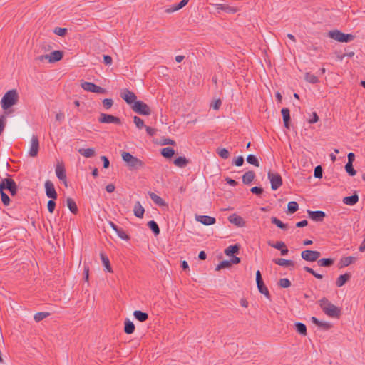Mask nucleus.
Masks as SVG:
<instances>
[{
  "label": "nucleus",
  "mask_w": 365,
  "mask_h": 365,
  "mask_svg": "<svg viewBox=\"0 0 365 365\" xmlns=\"http://www.w3.org/2000/svg\"><path fill=\"white\" fill-rule=\"evenodd\" d=\"M98 121L101 123H113L116 125L121 124V121L119 118L103 113L100 114Z\"/></svg>",
  "instance_id": "9d476101"
},
{
  "label": "nucleus",
  "mask_w": 365,
  "mask_h": 365,
  "mask_svg": "<svg viewBox=\"0 0 365 365\" xmlns=\"http://www.w3.org/2000/svg\"><path fill=\"white\" fill-rule=\"evenodd\" d=\"M309 217L315 222H322L326 217V214L324 211H307Z\"/></svg>",
  "instance_id": "4468645a"
},
{
  "label": "nucleus",
  "mask_w": 365,
  "mask_h": 365,
  "mask_svg": "<svg viewBox=\"0 0 365 365\" xmlns=\"http://www.w3.org/2000/svg\"><path fill=\"white\" fill-rule=\"evenodd\" d=\"M271 222L280 229L286 230L288 228L287 224L283 223L280 220H279L276 217H271Z\"/></svg>",
  "instance_id": "c9c22d12"
},
{
  "label": "nucleus",
  "mask_w": 365,
  "mask_h": 365,
  "mask_svg": "<svg viewBox=\"0 0 365 365\" xmlns=\"http://www.w3.org/2000/svg\"><path fill=\"white\" fill-rule=\"evenodd\" d=\"M222 105V101L220 99H217L215 100L213 103L211 104V107L214 109V110H218L220 108V107Z\"/></svg>",
  "instance_id": "e2e57ef3"
},
{
  "label": "nucleus",
  "mask_w": 365,
  "mask_h": 365,
  "mask_svg": "<svg viewBox=\"0 0 365 365\" xmlns=\"http://www.w3.org/2000/svg\"><path fill=\"white\" fill-rule=\"evenodd\" d=\"M133 212L137 217L142 218L143 217L145 210L139 201L135 202L133 207Z\"/></svg>",
  "instance_id": "5701e85b"
},
{
  "label": "nucleus",
  "mask_w": 365,
  "mask_h": 365,
  "mask_svg": "<svg viewBox=\"0 0 365 365\" xmlns=\"http://www.w3.org/2000/svg\"><path fill=\"white\" fill-rule=\"evenodd\" d=\"M148 195L151 200L158 206H165L166 205L165 202L155 193L149 192Z\"/></svg>",
  "instance_id": "bb28decb"
},
{
  "label": "nucleus",
  "mask_w": 365,
  "mask_h": 365,
  "mask_svg": "<svg viewBox=\"0 0 365 365\" xmlns=\"http://www.w3.org/2000/svg\"><path fill=\"white\" fill-rule=\"evenodd\" d=\"M304 79L307 82H309L310 83H313V84L317 83L319 82L318 78L316 76H314V74H312L311 73H309V72L305 73Z\"/></svg>",
  "instance_id": "ea45409f"
},
{
  "label": "nucleus",
  "mask_w": 365,
  "mask_h": 365,
  "mask_svg": "<svg viewBox=\"0 0 365 365\" xmlns=\"http://www.w3.org/2000/svg\"><path fill=\"white\" fill-rule=\"evenodd\" d=\"M78 151L81 155L86 158H92L96 154L94 148H80Z\"/></svg>",
  "instance_id": "c85d7f7f"
},
{
  "label": "nucleus",
  "mask_w": 365,
  "mask_h": 365,
  "mask_svg": "<svg viewBox=\"0 0 365 365\" xmlns=\"http://www.w3.org/2000/svg\"><path fill=\"white\" fill-rule=\"evenodd\" d=\"M132 109L134 112L139 115H149L151 113L150 107L145 103L141 101H135L132 106Z\"/></svg>",
  "instance_id": "423d86ee"
},
{
  "label": "nucleus",
  "mask_w": 365,
  "mask_h": 365,
  "mask_svg": "<svg viewBox=\"0 0 365 365\" xmlns=\"http://www.w3.org/2000/svg\"><path fill=\"white\" fill-rule=\"evenodd\" d=\"M161 144L163 145H175V142L173 140H171L170 138H165L162 140Z\"/></svg>",
  "instance_id": "774afa93"
},
{
  "label": "nucleus",
  "mask_w": 365,
  "mask_h": 365,
  "mask_svg": "<svg viewBox=\"0 0 365 365\" xmlns=\"http://www.w3.org/2000/svg\"><path fill=\"white\" fill-rule=\"evenodd\" d=\"M39 150V141L38 138L36 135H33L31 139V147L29 154L31 157H36L38 155Z\"/></svg>",
  "instance_id": "9b49d317"
},
{
  "label": "nucleus",
  "mask_w": 365,
  "mask_h": 365,
  "mask_svg": "<svg viewBox=\"0 0 365 365\" xmlns=\"http://www.w3.org/2000/svg\"><path fill=\"white\" fill-rule=\"evenodd\" d=\"M50 315L49 312H37L35 314L34 319L36 322H38L46 317H48Z\"/></svg>",
  "instance_id": "37998d69"
},
{
  "label": "nucleus",
  "mask_w": 365,
  "mask_h": 365,
  "mask_svg": "<svg viewBox=\"0 0 365 365\" xmlns=\"http://www.w3.org/2000/svg\"><path fill=\"white\" fill-rule=\"evenodd\" d=\"M296 331L302 336L307 335V327L302 322H296L294 324Z\"/></svg>",
  "instance_id": "f704fd0d"
},
{
  "label": "nucleus",
  "mask_w": 365,
  "mask_h": 365,
  "mask_svg": "<svg viewBox=\"0 0 365 365\" xmlns=\"http://www.w3.org/2000/svg\"><path fill=\"white\" fill-rule=\"evenodd\" d=\"M8 190L11 196H14L17 192V185L15 181L11 178L1 179L0 182V191Z\"/></svg>",
  "instance_id": "39448f33"
},
{
  "label": "nucleus",
  "mask_w": 365,
  "mask_h": 365,
  "mask_svg": "<svg viewBox=\"0 0 365 365\" xmlns=\"http://www.w3.org/2000/svg\"><path fill=\"white\" fill-rule=\"evenodd\" d=\"M135 331L134 324L128 319H126L124 323V331L127 334H131Z\"/></svg>",
  "instance_id": "393cba45"
},
{
  "label": "nucleus",
  "mask_w": 365,
  "mask_h": 365,
  "mask_svg": "<svg viewBox=\"0 0 365 365\" xmlns=\"http://www.w3.org/2000/svg\"><path fill=\"white\" fill-rule=\"evenodd\" d=\"M120 97L128 104L134 103L135 101H137L135 94L127 88L121 91Z\"/></svg>",
  "instance_id": "f8f14e48"
},
{
  "label": "nucleus",
  "mask_w": 365,
  "mask_h": 365,
  "mask_svg": "<svg viewBox=\"0 0 365 365\" xmlns=\"http://www.w3.org/2000/svg\"><path fill=\"white\" fill-rule=\"evenodd\" d=\"M220 9L230 13L236 12V9L226 5H221Z\"/></svg>",
  "instance_id": "0e129e2a"
},
{
  "label": "nucleus",
  "mask_w": 365,
  "mask_h": 365,
  "mask_svg": "<svg viewBox=\"0 0 365 365\" xmlns=\"http://www.w3.org/2000/svg\"><path fill=\"white\" fill-rule=\"evenodd\" d=\"M318 120H319V117H318L317 113L313 112L312 118L310 119H309L308 122L310 124H313V123H317Z\"/></svg>",
  "instance_id": "69168bd1"
},
{
  "label": "nucleus",
  "mask_w": 365,
  "mask_h": 365,
  "mask_svg": "<svg viewBox=\"0 0 365 365\" xmlns=\"http://www.w3.org/2000/svg\"><path fill=\"white\" fill-rule=\"evenodd\" d=\"M148 227L153 231V232L158 235L160 233V228L157 222L154 220H150L148 222Z\"/></svg>",
  "instance_id": "58836bf2"
},
{
  "label": "nucleus",
  "mask_w": 365,
  "mask_h": 365,
  "mask_svg": "<svg viewBox=\"0 0 365 365\" xmlns=\"http://www.w3.org/2000/svg\"><path fill=\"white\" fill-rule=\"evenodd\" d=\"M63 53L61 51H54L49 54V63H55L62 59Z\"/></svg>",
  "instance_id": "4be33fe9"
},
{
  "label": "nucleus",
  "mask_w": 365,
  "mask_h": 365,
  "mask_svg": "<svg viewBox=\"0 0 365 365\" xmlns=\"http://www.w3.org/2000/svg\"><path fill=\"white\" fill-rule=\"evenodd\" d=\"M334 263V261L331 258H322L317 261V264L320 267H329L332 266Z\"/></svg>",
  "instance_id": "2f4dec72"
},
{
  "label": "nucleus",
  "mask_w": 365,
  "mask_h": 365,
  "mask_svg": "<svg viewBox=\"0 0 365 365\" xmlns=\"http://www.w3.org/2000/svg\"><path fill=\"white\" fill-rule=\"evenodd\" d=\"M118 236L124 240H128L130 237L125 232V231L122 228H118L116 231Z\"/></svg>",
  "instance_id": "09e8293b"
},
{
  "label": "nucleus",
  "mask_w": 365,
  "mask_h": 365,
  "mask_svg": "<svg viewBox=\"0 0 365 365\" xmlns=\"http://www.w3.org/2000/svg\"><path fill=\"white\" fill-rule=\"evenodd\" d=\"M228 220L230 222L234 224L237 227H243L245 225V221L242 217L237 215L236 214H232L229 216Z\"/></svg>",
  "instance_id": "6ab92c4d"
},
{
  "label": "nucleus",
  "mask_w": 365,
  "mask_h": 365,
  "mask_svg": "<svg viewBox=\"0 0 365 365\" xmlns=\"http://www.w3.org/2000/svg\"><path fill=\"white\" fill-rule=\"evenodd\" d=\"M81 88L86 91L96 93H106V90L105 88H101L91 82L83 81L81 83Z\"/></svg>",
  "instance_id": "6e6552de"
},
{
  "label": "nucleus",
  "mask_w": 365,
  "mask_h": 365,
  "mask_svg": "<svg viewBox=\"0 0 365 365\" xmlns=\"http://www.w3.org/2000/svg\"><path fill=\"white\" fill-rule=\"evenodd\" d=\"M232 164L236 166H242L244 164V158L242 156H238L233 159Z\"/></svg>",
  "instance_id": "bf43d9fd"
},
{
  "label": "nucleus",
  "mask_w": 365,
  "mask_h": 365,
  "mask_svg": "<svg viewBox=\"0 0 365 365\" xmlns=\"http://www.w3.org/2000/svg\"><path fill=\"white\" fill-rule=\"evenodd\" d=\"M328 36L334 40L342 43H348L355 38V36L353 34H346L337 29L329 31Z\"/></svg>",
  "instance_id": "20e7f679"
},
{
  "label": "nucleus",
  "mask_w": 365,
  "mask_h": 365,
  "mask_svg": "<svg viewBox=\"0 0 365 365\" xmlns=\"http://www.w3.org/2000/svg\"><path fill=\"white\" fill-rule=\"evenodd\" d=\"M195 219L197 222H200L205 225H211L215 224L216 222L215 217L207 215H197Z\"/></svg>",
  "instance_id": "dca6fc26"
},
{
  "label": "nucleus",
  "mask_w": 365,
  "mask_h": 365,
  "mask_svg": "<svg viewBox=\"0 0 365 365\" xmlns=\"http://www.w3.org/2000/svg\"><path fill=\"white\" fill-rule=\"evenodd\" d=\"M188 160L185 157L180 156L175 159L174 164L179 168H185L188 164Z\"/></svg>",
  "instance_id": "72a5a7b5"
},
{
  "label": "nucleus",
  "mask_w": 365,
  "mask_h": 365,
  "mask_svg": "<svg viewBox=\"0 0 365 365\" xmlns=\"http://www.w3.org/2000/svg\"><path fill=\"white\" fill-rule=\"evenodd\" d=\"M356 261V257L353 256L344 257L341 259V267H347Z\"/></svg>",
  "instance_id": "4c0bfd02"
},
{
  "label": "nucleus",
  "mask_w": 365,
  "mask_h": 365,
  "mask_svg": "<svg viewBox=\"0 0 365 365\" xmlns=\"http://www.w3.org/2000/svg\"><path fill=\"white\" fill-rule=\"evenodd\" d=\"M252 193L259 195L263 192V189L260 187H253L250 189Z\"/></svg>",
  "instance_id": "052dcab7"
},
{
  "label": "nucleus",
  "mask_w": 365,
  "mask_h": 365,
  "mask_svg": "<svg viewBox=\"0 0 365 365\" xmlns=\"http://www.w3.org/2000/svg\"><path fill=\"white\" fill-rule=\"evenodd\" d=\"M103 107L108 110L109 108H110L112 107V106L113 105V101L111 99V98H105L103 101Z\"/></svg>",
  "instance_id": "4d7b16f0"
},
{
  "label": "nucleus",
  "mask_w": 365,
  "mask_h": 365,
  "mask_svg": "<svg viewBox=\"0 0 365 365\" xmlns=\"http://www.w3.org/2000/svg\"><path fill=\"white\" fill-rule=\"evenodd\" d=\"M359 201V195L356 192L351 196H347L343 198V203L347 205L353 206L356 205Z\"/></svg>",
  "instance_id": "a211bd4d"
},
{
  "label": "nucleus",
  "mask_w": 365,
  "mask_h": 365,
  "mask_svg": "<svg viewBox=\"0 0 365 365\" xmlns=\"http://www.w3.org/2000/svg\"><path fill=\"white\" fill-rule=\"evenodd\" d=\"M268 245L272 247H274L277 250H280L282 248L285 247V243L282 241H277L276 243H272L271 242H268Z\"/></svg>",
  "instance_id": "8fccbe9b"
},
{
  "label": "nucleus",
  "mask_w": 365,
  "mask_h": 365,
  "mask_svg": "<svg viewBox=\"0 0 365 365\" xmlns=\"http://www.w3.org/2000/svg\"><path fill=\"white\" fill-rule=\"evenodd\" d=\"M133 316L140 322H145L148 319V314L140 310L134 311Z\"/></svg>",
  "instance_id": "c756f323"
},
{
  "label": "nucleus",
  "mask_w": 365,
  "mask_h": 365,
  "mask_svg": "<svg viewBox=\"0 0 365 365\" xmlns=\"http://www.w3.org/2000/svg\"><path fill=\"white\" fill-rule=\"evenodd\" d=\"M217 153L223 159H227L230 157V152L226 148H217Z\"/></svg>",
  "instance_id": "c03bdc74"
},
{
  "label": "nucleus",
  "mask_w": 365,
  "mask_h": 365,
  "mask_svg": "<svg viewBox=\"0 0 365 365\" xmlns=\"http://www.w3.org/2000/svg\"><path fill=\"white\" fill-rule=\"evenodd\" d=\"M45 189L46 196L50 199H56L58 197L53 183L51 180H46L45 182Z\"/></svg>",
  "instance_id": "ddd939ff"
},
{
  "label": "nucleus",
  "mask_w": 365,
  "mask_h": 365,
  "mask_svg": "<svg viewBox=\"0 0 365 365\" xmlns=\"http://www.w3.org/2000/svg\"><path fill=\"white\" fill-rule=\"evenodd\" d=\"M351 277V274L346 272L344 274H341L336 281V285L338 287L344 286Z\"/></svg>",
  "instance_id": "aec40b11"
},
{
  "label": "nucleus",
  "mask_w": 365,
  "mask_h": 365,
  "mask_svg": "<svg viewBox=\"0 0 365 365\" xmlns=\"http://www.w3.org/2000/svg\"><path fill=\"white\" fill-rule=\"evenodd\" d=\"M282 118H283V122L284 125L286 128L289 129L290 128V111L289 109L287 108H283L281 110Z\"/></svg>",
  "instance_id": "f3484780"
},
{
  "label": "nucleus",
  "mask_w": 365,
  "mask_h": 365,
  "mask_svg": "<svg viewBox=\"0 0 365 365\" xmlns=\"http://www.w3.org/2000/svg\"><path fill=\"white\" fill-rule=\"evenodd\" d=\"M279 285L282 288H288L291 285L290 281L287 278L279 279Z\"/></svg>",
  "instance_id": "864d4df0"
},
{
  "label": "nucleus",
  "mask_w": 365,
  "mask_h": 365,
  "mask_svg": "<svg viewBox=\"0 0 365 365\" xmlns=\"http://www.w3.org/2000/svg\"><path fill=\"white\" fill-rule=\"evenodd\" d=\"M322 311L327 316L333 318H339L341 309L331 303L326 297H323L317 302Z\"/></svg>",
  "instance_id": "f03ea898"
},
{
  "label": "nucleus",
  "mask_w": 365,
  "mask_h": 365,
  "mask_svg": "<svg viewBox=\"0 0 365 365\" xmlns=\"http://www.w3.org/2000/svg\"><path fill=\"white\" fill-rule=\"evenodd\" d=\"M257 287L261 294H264L268 299H270V294L264 282L257 283Z\"/></svg>",
  "instance_id": "7c9ffc66"
},
{
  "label": "nucleus",
  "mask_w": 365,
  "mask_h": 365,
  "mask_svg": "<svg viewBox=\"0 0 365 365\" xmlns=\"http://www.w3.org/2000/svg\"><path fill=\"white\" fill-rule=\"evenodd\" d=\"M160 153L163 157L166 158H170L175 154V150L170 147H166L163 148Z\"/></svg>",
  "instance_id": "e433bc0d"
},
{
  "label": "nucleus",
  "mask_w": 365,
  "mask_h": 365,
  "mask_svg": "<svg viewBox=\"0 0 365 365\" xmlns=\"http://www.w3.org/2000/svg\"><path fill=\"white\" fill-rule=\"evenodd\" d=\"M145 128L146 132L149 136L153 137L156 134V131H157L156 129L153 128L150 126H145Z\"/></svg>",
  "instance_id": "680f3d73"
},
{
  "label": "nucleus",
  "mask_w": 365,
  "mask_h": 365,
  "mask_svg": "<svg viewBox=\"0 0 365 365\" xmlns=\"http://www.w3.org/2000/svg\"><path fill=\"white\" fill-rule=\"evenodd\" d=\"M66 205H67V207H68L69 210L73 213V214H77L78 213V207L76 205V202L71 197H68L66 199Z\"/></svg>",
  "instance_id": "cd10ccee"
},
{
  "label": "nucleus",
  "mask_w": 365,
  "mask_h": 365,
  "mask_svg": "<svg viewBox=\"0 0 365 365\" xmlns=\"http://www.w3.org/2000/svg\"><path fill=\"white\" fill-rule=\"evenodd\" d=\"M267 175L272 190H276L282 185V179L279 173L269 171Z\"/></svg>",
  "instance_id": "0eeeda50"
},
{
  "label": "nucleus",
  "mask_w": 365,
  "mask_h": 365,
  "mask_svg": "<svg viewBox=\"0 0 365 365\" xmlns=\"http://www.w3.org/2000/svg\"><path fill=\"white\" fill-rule=\"evenodd\" d=\"M53 33L59 36H64L67 33V29L56 27L53 30Z\"/></svg>",
  "instance_id": "3c124183"
},
{
  "label": "nucleus",
  "mask_w": 365,
  "mask_h": 365,
  "mask_svg": "<svg viewBox=\"0 0 365 365\" xmlns=\"http://www.w3.org/2000/svg\"><path fill=\"white\" fill-rule=\"evenodd\" d=\"M54 200L55 199L49 200L47 204V208L50 213H53L56 207V202Z\"/></svg>",
  "instance_id": "13d9d810"
},
{
  "label": "nucleus",
  "mask_w": 365,
  "mask_h": 365,
  "mask_svg": "<svg viewBox=\"0 0 365 365\" xmlns=\"http://www.w3.org/2000/svg\"><path fill=\"white\" fill-rule=\"evenodd\" d=\"M345 170L351 176H354L356 173V171L353 168V163H347L345 165Z\"/></svg>",
  "instance_id": "de8ad7c7"
},
{
  "label": "nucleus",
  "mask_w": 365,
  "mask_h": 365,
  "mask_svg": "<svg viewBox=\"0 0 365 365\" xmlns=\"http://www.w3.org/2000/svg\"><path fill=\"white\" fill-rule=\"evenodd\" d=\"M231 266V262L228 260L222 261L215 268L216 271L222 269L229 268Z\"/></svg>",
  "instance_id": "49530a36"
},
{
  "label": "nucleus",
  "mask_w": 365,
  "mask_h": 365,
  "mask_svg": "<svg viewBox=\"0 0 365 365\" xmlns=\"http://www.w3.org/2000/svg\"><path fill=\"white\" fill-rule=\"evenodd\" d=\"M178 10H180V9L178 8V5H174L165 9V12L170 14Z\"/></svg>",
  "instance_id": "338daca9"
},
{
  "label": "nucleus",
  "mask_w": 365,
  "mask_h": 365,
  "mask_svg": "<svg viewBox=\"0 0 365 365\" xmlns=\"http://www.w3.org/2000/svg\"><path fill=\"white\" fill-rule=\"evenodd\" d=\"M246 160L249 164L253 165L256 167L259 166V162L258 159L257 158V157L254 155H252V154L248 155L246 158Z\"/></svg>",
  "instance_id": "a19ab883"
},
{
  "label": "nucleus",
  "mask_w": 365,
  "mask_h": 365,
  "mask_svg": "<svg viewBox=\"0 0 365 365\" xmlns=\"http://www.w3.org/2000/svg\"><path fill=\"white\" fill-rule=\"evenodd\" d=\"M133 123H135V125H136V127L138 129H142L143 128H145L146 126L144 124L143 120H142L138 116H134L133 117Z\"/></svg>",
  "instance_id": "a18cd8bd"
},
{
  "label": "nucleus",
  "mask_w": 365,
  "mask_h": 365,
  "mask_svg": "<svg viewBox=\"0 0 365 365\" xmlns=\"http://www.w3.org/2000/svg\"><path fill=\"white\" fill-rule=\"evenodd\" d=\"M6 123V118L5 115H0V135L3 133Z\"/></svg>",
  "instance_id": "6e6d98bb"
},
{
  "label": "nucleus",
  "mask_w": 365,
  "mask_h": 365,
  "mask_svg": "<svg viewBox=\"0 0 365 365\" xmlns=\"http://www.w3.org/2000/svg\"><path fill=\"white\" fill-rule=\"evenodd\" d=\"M56 174L57 178L59 180L63 181L65 185L67 186L66 170H65L64 166L63 165V164L58 163L56 165Z\"/></svg>",
  "instance_id": "2eb2a0df"
},
{
  "label": "nucleus",
  "mask_w": 365,
  "mask_h": 365,
  "mask_svg": "<svg viewBox=\"0 0 365 365\" xmlns=\"http://www.w3.org/2000/svg\"><path fill=\"white\" fill-rule=\"evenodd\" d=\"M100 257L102 261V263L103 266L105 267L106 269L109 272H113L112 267L110 264L109 259L107 256H106L103 252L100 254Z\"/></svg>",
  "instance_id": "473e14b6"
},
{
  "label": "nucleus",
  "mask_w": 365,
  "mask_h": 365,
  "mask_svg": "<svg viewBox=\"0 0 365 365\" xmlns=\"http://www.w3.org/2000/svg\"><path fill=\"white\" fill-rule=\"evenodd\" d=\"M19 98V93L16 89L9 90L4 95L1 100V106L6 110V114H9L12 112V110H9V109L17 103Z\"/></svg>",
  "instance_id": "f257e3e1"
},
{
  "label": "nucleus",
  "mask_w": 365,
  "mask_h": 365,
  "mask_svg": "<svg viewBox=\"0 0 365 365\" xmlns=\"http://www.w3.org/2000/svg\"><path fill=\"white\" fill-rule=\"evenodd\" d=\"M240 246L238 244L230 245L225 250V253L227 256H232L234 254L238 253Z\"/></svg>",
  "instance_id": "a878e982"
},
{
  "label": "nucleus",
  "mask_w": 365,
  "mask_h": 365,
  "mask_svg": "<svg viewBox=\"0 0 365 365\" xmlns=\"http://www.w3.org/2000/svg\"><path fill=\"white\" fill-rule=\"evenodd\" d=\"M0 194H1V201H2L3 204L5 206L9 205L10 203V198L8 196V195L6 194L4 192V191H0Z\"/></svg>",
  "instance_id": "603ef678"
},
{
  "label": "nucleus",
  "mask_w": 365,
  "mask_h": 365,
  "mask_svg": "<svg viewBox=\"0 0 365 365\" xmlns=\"http://www.w3.org/2000/svg\"><path fill=\"white\" fill-rule=\"evenodd\" d=\"M323 174V170L321 165H317L314 168V175L316 178H322Z\"/></svg>",
  "instance_id": "5fc2aeb1"
},
{
  "label": "nucleus",
  "mask_w": 365,
  "mask_h": 365,
  "mask_svg": "<svg viewBox=\"0 0 365 365\" xmlns=\"http://www.w3.org/2000/svg\"><path fill=\"white\" fill-rule=\"evenodd\" d=\"M299 209V205L297 202L291 201L287 205L288 212L293 214Z\"/></svg>",
  "instance_id": "79ce46f5"
},
{
  "label": "nucleus",
  "mask_w": 365,
  "mask_h": 365,
  "mask_svg": "<svg viewBox=\"0 0 365 365\" xmlns=\"http://www.w3.org/2000/svg\"><path fill=\"white\" fill-rule=\"evenodd\" d=\"M121 155L127 165L132 169H138L144 165V163L141 160L132 155L130 153L123 151Z\"/></svg>",
  "instance_id": "7ed1b4c3"
},
{
  "label": "nucleus",
  "mask_w": 365,
  "mask_h": 365,
  "mask_svg": "<svg viewBox=\"0 0 365 365\" xmlns=\"http://www.w3.org/2000/svg\"><path fill=\"white\" fill-rule=\"evenodd\" d=\"M255 177V174L253 171H247L242 175V182L245 185H249L253 181Z\"/></svg>",
  "instance_id": "b1692460"
},
{
  "label": "nucleus",
  "mask_w": 365,
  "mask_h": 365,
  "mask_svg": "<svg viewBox=\"0 0 365 365\" xmlns=\"http://www.w3.org/2000/svg\"><path fill=\"white\" fill-rule=\"evenodd\" d=\"M320 256L321 253L316 250H306L301 252L302 258L307 262H315L319 258Z\"/></svg>",
  "instance_id": "1a4fd4ad"
},
{
  "label": "nucleus",
  "mask_w": 365,
  "mask_h": 365,
  "mask_svg": "<svg viewBox=\"0 0 365 365\" xmlns=\"http://www.w3.org/2000/svg\"><path fill=\"white\" fill-rule=\"evenodd\" d=\"M273 262L276 264L282 267H294V262L292 260H289L283 258H276L273 259Z\"/></svg>",
  "instance_id": "412c9836"
}]
</instances>
